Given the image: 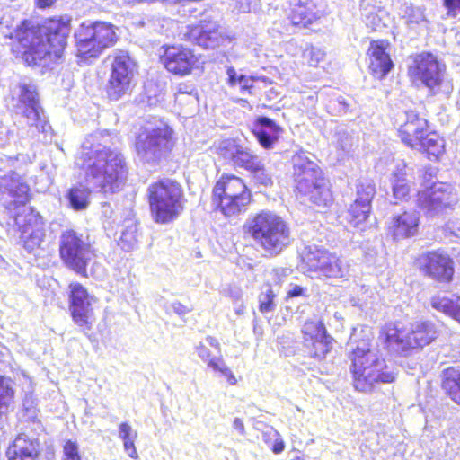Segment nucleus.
Listing matches in <instances>:
<instances>
[{"mask_svg":"<svg viewBox=\"0 0 460 460\" xmlns=\"http://www.w3.org/2000/svg\"><path fill=\"white\" fill-rule=\"evenodd\" d=\"M102 135H89L81 146L75 164L84 173L86 185L79 183L71 187L66 195L68 205L81 211L90 204L91 189L103 193L119 191L126 175L127 166L123 155L107 147L101 142Z\"/></svg>","mask_w":460,"mask_h":460,"instance_id":"f257e3e1","label":"nucleus"},{"mask_svg":"<svg viewBox=\"0 0 460 460\" xmlns=\"http://www.w3.org/2000/svg\"><path fill=\"white\" fill-rule=\"evenodd\" d=\"M69 15L54 17L40 26L17 31L16 38L24 49L23 59L29 66H49L62 56L71 31Z\"/></svg>","mask_w":460,"mask_h":460,"instance_id":"f03ea898","label":"nucleus"},{"mask_svg":"<svg viewBox=\"0 0 460 460\" xmlns=\"http://www.w3.org/2000/svg\"><path fill=\"white\" fill-rule=\"evenodd\" d=\"M29 191V186L17 173L0 178V199L4 200L6 209L21 232L23 247L31 252L44 241L46 229L43 217L27 206Z\"/></svg>","mask_w":460,"mask_h":460,"instance_id":"7ed1b4c3","label":"nucleus"},{"mask_svg":"<svg viewBox=\"0 0 460 460\" xmlns=\"http://www.w3.org/2000/svg\"><path fill=\"white\" fill-rule=\"evenodd\" d=\"M438 336V330L430 320H389L378 331V341L387 351L404 356L422 349Z\"/></svg>","mask_w":460,"mask_h":460,"instance_id":"20e7f679","label":"nucleus"},{"mask_svg":"<svg viewBox=\"0 0 460 460\" xmlns=\"http://www.w3.org/2000/svg\"><path fill=\"white\" fill-rule=\"evenodd\" d=\"M397 136L406 147L419 151L430 161H439L446 153L445 138L431 129L429 120L416 110L404 111V119L397 128Z\"/></svg>","mask_w":460,"mask_h":460,"instance_id":"39448f33","label":"nucleus"},{"mask_svg":"<svg viewBox=\"0 0 460 460\" xmlns=\"http://www.w3.org/2000/svg\"><path fill=\"white\" fill-rule=\"evenodd\" d=\"M248 232L266 255L280 254L291 243L288 222L270 210H261L248 221Z\"/></svg>","mask_w":460,"mask_h":460,"instance_id":"423d86ee","label":"nucleus"},{"mask_svg":"<svg viewBox=\"0 0 460 460\" xmlns=\"http://www.w3.org/2000/svg\"><path fill=\"white\" fill-rule=\"evenodd\" d=\"M352 385L357 391H370L376 383H392L395 376L384 358L374 353L369 345L357 347L349 355Z\"/></svg>","mask_w":460,"mask_h":460,"instance_id":"0eeeda50","label":"nucleus"},{"mask_svg":"<svg viewBox=\"0 0 460 460\" xmlns=\"http://www.w3.org/2000/svg\"><path fill=\"white\" fill-rule=\"evenodd\" d=\"M173 129L163 119H154L143 126L136 136L135 149L143 164L157 165L172 150Z\"/></svg>","mask_w":460,"mask_h":460,"instance_id":"6e6552de","label":"nucleus"},{"mask_svg":"<svg viewBox=\"0 0 460 460\" xmlns=\"http://www.w3.org/2000/svg\"><path fill=\"white\" fill-rule=\"evenodd\" d=\"M151 215L156 223L167 224L183 209L181 186L170 179L158 181L148 187Z\"/></svg>","mask_w":460,"mask_h":460,"instance_id":"1a4fd4ad","label":"nucleus"},{"mask_svg":"<svg viewBox=\"0 0 460 460\" xmlns=\"http://www.w3.org/2000/svg\"><path fill=\"white\" fill-rule=\"evenodd\" d=\"M78 56L88 61L98 58L107 48L115 44L118 36L115 27L104 22H83L75 31Z\"/></svg>","mask_w":460,"mask_h":460,"instance_id":"9d476101","label":"nucleus"},{"mask_svg":"<svg viewBox=\"0 0 460 460\" xmlns=\"http://www.w3.org/2000/svg\"><path fill=\"white\" fill-rule=\"evenodd\" d=\"M251 192L243 181L234 175H222L213 188L212 202L226 217L246 210Z\"/></svg>","mask_w":460,"mask_h":460,"instance_id":"9b49d317","label":"nucleus"},{"mask_svg":"<svg viewBox=\"0 0 460 460\" xmlns=\"http://www.w3.org/2000/svg\"><path fill=\"white\" fill-rule=\"evenodd\" d=\"M59 254L67 268L86 276V268L93 258L94 252L83 234L74 230H66L59 237Z\"/></svg>","mask_w":460,"mask_h":460,"instance_id":"f8f14e48","label":"nucleus"},{"mask_svg":"<svg viewBox=\"0 0 460 460\" xmlns=\"http://www.w3.org/2000/svg\"><path fill=\"white\" fill-rule=\"evenodd\" d=\"M411 63L407 67V75L411 82L420 83L435 94L440 89L445 74V66L437 56L422 51L411 57Z\"/></svg>","mask_w":460,"mask_h":460,"instance_id":"ddd939ff","label":"nucleus"},{"mask_svg":"<svg viewBox=\"0 0 460 460\" xmlns=\"http://www.w3.org/2000/svg\"><path fill=\"white\" fill-rule=\"evenodd\" d=\"M13 99H17L15 111L22 116L26 124L35 132H47L50 128L40 105L36 87L32 84L21 82L13 89Z\"/></svg>","mask_w":460,"mask_h":460,"instance_id":"4468645a","label":"nucleus"},{"mask_svg":"<svg viewBox=\"0 0 460 460\" xmlns=\"http://www.w3.org/2000/svg\"><path fill=\"white\" fill-rule=\"evenodd\" d=\"M112 58L107 94L110 100L118 101L131 92L136 66L126 51L116 50Z\"/></svg>","mask_w":460,"mask_h":460,"instance_id":"2eb2a0df","label":"nucleus"},{"mask_svg":"<svg viewBox=\"0 0 460 460\" xmlns=\"http://www.w3.org/2000/svg\"><path fill=\"white\" fill-rule=\"evenodd\" d=\"M414 263L425 277L436 282L448 284L454 279V260L442 249L419 254L415 257Z\"/></svg>","mask_w":460,"mask_h":460,"instance_id":"dca6fc26","label":"nucleus"},{"mask_svg":"<svg viewBox=\"0 0 460 460\" xmlns=\"http://www.w3.org/2000/svg\"><path fill=\"white\" fill-rule=\"evenodd\" d=\"M422 189L416 193L415 203L417 208L426 215L435 216L452 208L454 197L449 185L442 182H433L430 185L425 182L426 173L422 176Z\"/></svg>","mask_w":460,"mask_h":460,"instance_id":"f3484780","label":"nucleus"},{"mask_svg":"<svg viewBox=\"0 0 460 460\" xmlns=\"http://www.w3.org/2000/svg\"><path fill=\"white\" fill-rule=\"evenodd\" d=\"M215 148L216 154L224 163L244 169L249 172L262 161L252 149L234 138L219 141Z\"/></svg>","mask_w":460,"mask_h":460,"instance_id":"a211bd4d","label":"nucleus"},{"mask_svg":"<svg viewBox=\"0 0 460 460\" xmlns=\"http://www.w3.org/2000/svg\"><path fill=\"white\" fill-rule=\"evenodd\" d=\"M69 290V309L72 319L87 334L92 329L90 317L93 311L91 305L93 296H90L86 288L80 283H71Z\"/></svg>","mask_w":460,"mask_h":460,"instance_id":"6ab92c4d","label":"nucleus"},{"mask_svg":"<svg viewBox=\"0 0 460 460\" xmlns=\"http://www.w3.org/2000/svg\"><path fill=\"white\" fill-rule=\"evenodd\" d=\"M391 43L388 40L379 39L369 42L367 50L368 57V71L370 75L378 80H383L394 68L389 49Z\"/></svg>","mask_w":460,"mask_h":460,"instance_id":"aec40b11","label":"nucleus"},{"mask_svg":"<svg viewBox=\"0 0 460 460\" xmlns=\"http://www.w3.org/2000/svg\"><path fill=\"white\" fill-rule=\"evenodd\" d=\"M420 217L415 210H403L391 217L386 225L387 235L394 241L399 242L410 239L419 234Z\"/></svg>","mask_w":460,"mask_h":460,"instance_id":"412c9836","label":"nucleus"},{"mask_svg":"<svg viewBox=\"0 0 460 460\" xmlns=\"http://www.w3.org/2000/svg\"><path fill=\"white\" fill-rule=\"evenodd\" d=\"M294 178L298 193L315 203L316 164L306 155H298L294 161Z\"/></svg>","mask_w":460,"mask_h":460,"instance_id":"4be33fe9","label":"nucleus"},{"mask_svg":"<svg viewBox=\"0 0 460 460\" xmlns=\"http://www.w3.org/2000/svg\"><path fill=\"white\" fill-rule=\"evenodd\" d=\"M161 60L169 72L180 75L190 73L197 62L193 52L181 46L167 47Z\"/></svg>","mask_w":460,"mask_h":460,"instance_id":"5701e85b","label":"nucleus"},{"mask_svg":"<svg viewBox=\"0 0 460 460\" xmlns=\"http://www.w3.org/2000/svg\"><path fill=\"white\" fill-rule=\"evenodd\" d=\"M189 34L193 42L204 49H215L224 40L217 22L214 21H201L190 30Z\"/></svg>","mask_w":460,"mask_h":460,"instance_id":"b1692460","label":"nucleus"},{"mask_svg":"<svg viewBox=\"0 0 460 460\" xmlns=\"http://www.w3.org/2000/svg\"><path fill=\"white\" fill-rule=\"evenodd\" d=\"M252 131L264 149H271L279 141L282 129L273 119L260 116L253 121Z\"/></svg>","mask_w":460,"mask_h":460,"instance_id":"393cba45","label":"nucleus"},{"mask_svg":"<svg viewBox=\"0 0 460 460\" xmlns=\"http://www.w3.org/2000/svg\"><path fill=\"white\" fill-rule=\"evenodd\" d=\"M40 452L37 439H29L24 434L19 435L6 451L8 460H36Z\"/></svg>","mask_w":460,"mask_h":460,"instance_id":"a878e982","label":"nucleus"},{"mask_svg":"<svg viewBox=\"0 0 460 460\" xmlns=\"http://www.w3.org/2000/svg\"><path fill=\"white\" fill-rule=\"evenodd\" d=\"M440 387L447 397L460 405V363L456 362L441 371Z\"/></svg>","mask_w":460,"mask_h":460,"instance_id":"bb28decb","label":"nucleus"},{"mask_svg":"<svg viewBox=\"0 0 460 460\" xmlns=\"http://www.w3.org/2000/svg\"><path fill=\"white\" fill-rule=\"evenodd\" d=\"M121 223V233L118 240V245L126 252L134 251L138 244V227L134 218L132 210H127Z\"/></svg>","mask_w":460,"mask_h":460,"instance_id":"cd10ccee","label":"nucleus"},{"mask_svg":"<svg viewBox=\"0 0 460 460\" xmlns=\"http://www.w3.org/2000/svg\"><path fill=\"white\" fill-rule=\"evenodd\" d=\"M199 358L207 364L208 367L215 372H219L226 376L227 382L234 385L236 384V378L230 368L226 365L222 357H212L208 348L202 342L195 347Z\"/></svg>","mask_w":460,"mask_h":460,"instance_id":"c85d7f7f","label":"nucleus"},{"mask_svg":"<svg viewBox=\"0 0 460 460\" xmlns=\"http://www.w3.org/2000/svg\"><path fill=\"white\" fill-rule=\"evenodd\" d=\"M392 192L394 199L406 201L412 192V181L406 170V166L397 167L392 173Z\"/></svg>","mask_w":460,"mask_h":460,"instance_id":"c756f323","label":"nucleus"},{"mask_svg":"<svg viewBox=\"0 0 460 460\" xmlns=\"http://www.w3.org/2000/svg\"><path fill=\"white\" fill-rule=\"evenodd\" d=\"M318 270L321 276L327 279H338L343 277L344 270L341 262L335 255L322 253L318 258Z\"/></svg>","mask_w":460,"mask_h":460,"instance_id":"7c9ffc66","label":"nucleus"},{"mask_svg":"<svg viewBox=\"0 0 460 460\" xmlns=\"http://www.w3.org/2000/svg\"><path fill=\"white\" fill-rule=\"evenodd\" d=\"M372 208L368 204L353 201L346 213V221L352 227H358L367 222Z\"/></svg>","mask_w":460,"mask_h":460,"instance_id":"2f4dec72","label":"nucleus"},{"mask_svg":"<svg viewBox=\"0 0 460 460\" xmlns=\"http://www.w3.org/2000/svg\"><path fill=\"white\" fill-rule=\"evenodd\" d=\"M376 188L374 180H359L356 184V199L354 201L362 204H368L372 208V201L376 196Z\"/></svg>","mask_w":460,"mask_h":460,"instance_id":"473e14b6","label":"nucleus"},{"mask_svg":"<svg viewBox=\"0 0 460 460\" xmlns=\"http://www.w3.org/2000/svg\"><path fill=\"white\" fill-rule=\"evenodd\" d=\"M459 301L460 296L458 295H453L452 297H449L444 294H437L431 297L430 304L434 309L452 316Z\"/></svg>","mask_w":460,"mask_h":460,"instance_id":"72a5a7b5","label":"nucleus"},{"mask_svg":"<svg viewBox=\"0 0 460 460\" xmlns=\"http://www.w3.org/2000/svg\"><path fill=\"white\" fill-rule=\"evenodd\" d=\"M252 182L257 186L270 188L273 185L272 173L265 167L263 161H261L251 172Z\"/></svg>","mask_w":460,"mask_h":460,"instance_id":"f704fd0d","label":"nucleus"},{"mask_svg":"<svg viewBox=\"0 0 460 460\" xmlns=\"http://www.w3.org/2000/svg\"><path fill=\"white\" fill-rule=\"evenodd\" d=\"M145 93L149 106H155L164 101L165 94L164 87L154 82H148L145 85Z\"/></svg>","mask_w":460,"mask_h":460,"instance_id":"c9c22d12","label":"nucleus"},{"mask_svg":"<svg viewBox=\"0 0 460 460\" xmlns=\"http://www.w3.org/2000/svg\"><path fill=\"white\" fill-rule=\"evenodd\" d=\"M13 396V390L11 379L0 376V415L6 411Z\"/></svg>","mask_w":460,"mask_h":460,"instance_id":"e433bc0d","label":"nucleus"},{"mask_svg":"<svg viewBox=\"0 0 460 460\" xmlns=\"http://www.w3.org/2000/svg\"><path fill=\"white\" fill-rule=\"evenodd\" d=\"M334 340L326 332L323 326L318 325V355H326L332 349Z\"/></svg>","mask_w":460,"mask_h":460,"instance_id":"4c0bfd02","label":"nucleus"},{"mask_svg":"<svg viewBox=\"0 0 460 460\" xmlns=\"http://www.w3.org/2000/svg\"><path fill=\"white\" fill-rule=\"evenodd\" d=\"M302 334L305 345L314 348L316 343V323L307 320L302 327Z\"/></svg>","mask_w":460,"mask_h":460,"instance_id":"58836bf2","label":"nucleus"},{"mask_svg":"<svg viewBox=\"0 0 460 460\" xmlns=\"http://www.w3.org/2000/svg\"><path fill=\"white\" fill-rule=\"evenodd\" d=\"M275 295L270 288L262 292L259 296V309L262 314L273 312L275 310L274 304Z\"/></svg>","mask_w":460,"mask_h":460,"instance_id":"ea45409f","label":"nucleus"},{"mask_svg":"<svg viewBox=\"0 0 460 460\" xmlns=\"http://www.w3.org/2000/svg\"><path fill=\"white\" fill-rule=\"evenodd\" d=\"M300 256L304 268H307L309 271L316 270V254L311 246L305 247Z\"/></svg>","mask_w":460,"mask_h":460,"instance_id":"a19ab883","label":"nucleus"},{"mask_svg":"<svg viewBox=\"0 0 460 460\" xmlns=\"http://www.w3.org/2000/svg\"><path fill=\"white\" fill-rule=\"evenodd\" d=\"M333 195L326 184H318V206L328 208L333 203Z\"/></svg>","mask_w":460,"mask_h":460,"instance_id":"79ce46f5","label":"nucleus"},{"mask_svg":"<svg viewBox=\"0 0 460 460\" xmlns=\"http://www.w3.org/2000/svg\"><path fill=\"white\" fill-rule=\"evenodd\" d=\"M64 460H82L75 441L67 440L63 447Z\"/></svg>","mask_w":460,"mask_h":460,"instance_id":"37998d69","label":"nucleus"},{"mask_svg":"<svg viewBox=\"0 0 460 460\" xmlns=\"http://www.w3.org/2000/svg\"><path fill=\"white\" fill-rule=\"evenodd\" d=\"M446 14L449 18L460 19V0H441Z\"/></svg>","mask_w":460,"mask_h":460,"instance_id":"c03bdc74","label":"nucleus"},{"mask_svg":"<svg viewBox=\"0 0 460 460\" xmlns=\"http://www.w3.org/2000/svg\"><path fill=\"white\" fill-rule=\"evenodd\" d=\"M164 308L167 314H175L180 317H183L191 311L190 308L179 301H174L171 304L165 305Z\"/></svg>","mask_w":460,"mask_h":460,"instance_id":"a18cd8bd","label":"nucleus"},{"mask_svg":"<svg viewBox=\"0 0 460 460\" xmlns=\"http://www.w3.org/2000/svg\"><path fill=\"white\" fill-rule=\"evenodd\" d=\"M366 25L370 28L371 31H380L385 24L382 22V19L377 12H370L366 16Z\"/></svg>","mask_w":460,"mask_h":460,"instance_id":"49530a36","label":"nucleus"},{"mask_svg":"<svg viewBox=\"0 0 460 460\" xmlns=\"http://www.w3.org/2000/svg\"><path fill=\"white\" fill-rule=\"evenodd\" d=\"M234 8L239 13H247L257 8L256 0H234Z\"/></svg>","mask_w":460,"mask_h":460,"instance_id":"de8ad7c7","label":"nucleus"},{"mask_svg":"<svg viewBox=\"0 0 460 460\" xmlns=\"http://www.w3.org/2000/svg\"><path fill=\"white\" fill-rule=\"evenodd\" d=\"M137 433L128 422H122L119 426V438L121 440L137 439Z\"/></svg>","mask_w":460,"mask_h":460,"instance_id":"09e8293b","label":"nucleus"},{"mask_svg":"<svg viewBox=\"0 0 460 460\" xmlns=\"http://www.w3.org/2000/svg\"><path fill=\"white\" fill-rule=\"evenodd\" d=\"M263 436L269 437V438H270L272 436V438H274V443L271 447V450L273 451V453L280 454L284 450V448H285L284 441L280 438V435L279 434V432L277 430L271 429V431L264 433Z\"/></svg>","mask_w":460,"mask_h":460,"instance_id":"8fccbe9b","label":"nucleus"},{"mask_svg":"<svg viewBox=\"0 0 460 460\" xmlns=\"http://www.w3.org/2000/svg\"><path fill=\"white\" fill-rule=\"evenodd\" d=\"M237 85L240 87L242 93H251V89L253 87V80L244 75H240Z\"/></svg>","mask_w":460,"mask_h":460,"instance_id":"3c124183","label":"nucleus"},{"mask_svg":"<svg viewBox=\"0 0 460 460\" xmlns=\"http://www.w3.org/2000/svg\"><path fill=\"white\" fill-rule=\"evenodd\" d=\"M124 451L128 454L130 458L137 459L138 457L135 441L136 439L122 440Z\"/></svg>","mask_w":460,"mask_h":460,"instance_id":"603ef678","label":"nucleus"},{"mask_svg":"<svg viewBox=\"0 0 460 460\" xmlns=\"http://www.w3.org/2000/svg\"><path fill=\"white\" fill-rule=\"evenodd\" d=\"M226 75L228 77V84L230 86H235L238 84L239 75L233 66H229L226 69Z\"/></svg>","mask_w":460,"mask_h":460,"instance_id":"864d4df0","label":"nucleus"},{"mask_svg":"<svg viewBox=\"0 0 460 460\" xmlns=\"http://www.w3.org/2000/svg\"><path fill=\"white\" fill-rule=\"evenodd\" d=\"M233 428L238 431L240 435L245 434V428L243 420L240 418H234L233 420Z\"/></svg>","mask_w":460,"mask_h":460,"instance_id":"5fc2aeb1","label":"nucleus"},{"mask_svg":"<svg viewBox=\"0 0 460 460\" xmlns=\"http://www.w3.org/2000/svg\"><path fill=\"white\" fill-rule=\"evenodd\" d=\"M303 291H304L303 288L296 285L291 289L288 290L287 297L292 298V297L299 296L303 294Z\"/></svg>","mask_w":460,"mask_h":460,"instance_id":"6e6d98bb","label":"nucleus"},{"mask_svg":"<svg viewBox=\"0 0 460 460\" xmlns=\"http://www.w3.org/2000/svg\"><path fill=\"white\" fill-rule=\"evenodd\" d=\"M56 0H36V4L39 8L44 9L51 6Z\"/></svg>","mask_w":460,"mask_h":460,"instance_id":"4d7b16f0","label":"nucleus"},{"mask_svg":"<svg viewBox=\"0 0 460 460\" xmlns=\"http://www.w3.org/2000/svg\"><path fill=\"white\" fill-rule=\"evenodd\" d=\"M206 341L210 347H213V348L217 349V350H220V344L215 337L208 336L206 338Z\"/></svg>","mask_w":460,"mask_h":460,"instance_id":"13d9d810","label":"nucleus"},{"mask_svg":"<svg viewBox=\"0 0 460 460\" xmlns=\"http://www.w3.org/2000/svg\"><path fill=\"white\" fill-rule=\"evenodd\" d=\"M451 317L460 323V302L458 303V305Z\"/></svg>","mask_w":460,"mask_h":460,"instance_id":"bf43d9fd","label":"nucleus"},{"mask_svg":"<svg viewBox=\"0 0 460 460\" xmlns=\"http://www.w3.org/2000/svg\"><path fill=\"white\" fill-rule=\"evenodd\" d=\"M7 265L8 263L6 262V261L3 258L2 255H0V269H6Z\"/></svg>","mask_w":460,"mask_h":460,"instance_id":"052dcab7","label":"nucleus"},{"mask_svg":"<svg viewBox=\"0 0 460 460\" xmlns=\"http://www.w3.org/2000/svg\"><path fill=\"white\" fill-rule=\"evenodd\" d=\"M253 331L255 333L261 334V332H260V329H258L256 325L253 326Z\"/></svg>","mask_w":460,"mask_h":460,"instance_id":"680f3d73","label":"nucleus"},{"mask_svg":"<svg viewBox=\"0 0 460 460\" xmlns=\"http://www.w3.org/2000/svg\"><path fill=\"white\" fill-rule=\"evenodd\" d=\"M253 331L255 333L261 334V332H260V329H258L256 325L253 326Z\"/></svg>","mask_w":460,"mask_h":460,"instance_id":"e2e57ef3","label":"nucleus"},{"mask_svg":"<svg viewBox=\"0 0 460 460\" xmlns=\"http://www.w3.org/2000/svg\"><path fill=\"white\" fill-rule=\"evenodd\" d=\"M253 331L255 333L261 334V332H260V329H258L256 325L253 326Z\"/></svg>","mask_w":460,"mask_h":460,"instance_id":"0e129e2a","label":"nucleus"},{"mask_svg":"<svg viewBox=\"0 0 460 460\" xmlns=\"http://www.w3.org/2000/svg\"><path fill=\"white\" fill-rule=\"evenodd\" d=\"M103 208H104L103 213H104L105 215H107V213H108V209L110 208V207H109V206H108V207L104 206Z\"/></svg>","mask_w":460,"mask_h":460,"instance_id":"69168bd1","label":"nucleus"},{"mask_svg":"<svg viewBox=\"0 0 460 460\" xmlns=\"http://www.w3.org/2000/svg\"><path fill=\"white\" fill-rule=\"evenodd\" d=\"M182 94H183V93H181V92H180L179 93H177V94H176V99H177V100H179V99H180V97H181Z\"/></svg>","mask_w":460,"mask_h":460,"instance_id":"338daca9","label":"nucleus"},{"mask_svg":"<svg viewBox=\"0 0 460 460\" xmlns=\"http://www.w3.org/2000/svg\"><path fill=\"white\" fill-rule=\"evenodd\" d=\"M315 356H316V351H314V352H313V353H312V357H314V358Z\"/></svg>","mask_w":460,"mask_h":460,"instance_id":"774afa93","label":"nucleus"}]
</instances>
